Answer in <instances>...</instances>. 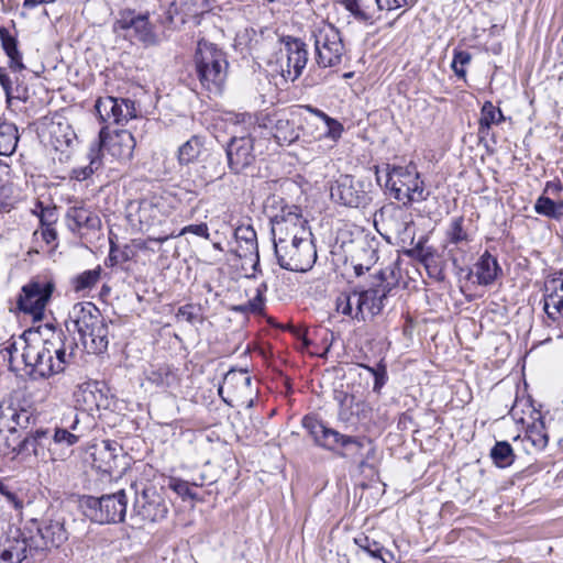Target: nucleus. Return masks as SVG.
<instances>
[{"label":"nucleus","instance_id":"20","mask_svg":"<svg viewBox=\"0 0 563 563\" xmlns=\"http://www.w3.org/2000/svg\"><path fill=\"white\" fill-rule=\"evenodd\" d=\"M51 444L52 441L48 429L40 428L20 442L18 452L33 454L42 461L55 460L51 452Z\"/></svg>","mask_w":563,"mask_h":563},{"label":"nucleus","instance_id":"19","mask_svg":"<svg viewBox=\"0 0 563 563\" xmlns=\"http://www.w3.org/2000/svg\"><path fill=\"white\" fill-rule=\"evenodd\" d=\"M236 247L234 254L239 258L253 262L254 271L260 265L257 235L252 225H239L234 231Z\"/></svg>","mask_w":563,"mask_h":563},{"label":"nucleus","instance_id":"55","mask_svg":"<svg viewBox=\"0 0 563 563\" xmlns=\"http://www.w3.org/2000/svg\"><path fill=\"white\" fill-rule=\"evenodd\" d=\"M563 190V186L559 180H552L548 181L545 184L543 195L547 197H556L560 195V192Z\"/></svg>","mask_w":563,"mask_h":563},{"label":"nucleus","instance_id":"41","mask_svg":"<svg viewBox=\"0 0 563 563\" xmlns=\"http://www.w3.org/2000/svg\"><path fill=\"white\" fill-rule=\"evenodd\" d=\"M176 318L178 321H185L191 325L201 324L205 320L201 306L194 303L179 307Z\"/></svg>","mask_w":563,"mask_h":563},{"label":"nucleus","instance_id":"49","mask_svg":"<svg viewBox=\"0 0 563 563\" xmlns=\"http://www.w3.org/2000/svg\"><path fill=\"white\" fill-rule=\"evenodd\" d=\"M92 312L95 313H98V309L97 307L91 303V302H79V303H76L74 307H73V317L75 318V322L76 324L78 325L79 329L80 328V323H85L86 324V317L89 316L90 318H92Z\"/></svg>","mask_w":563,"mask_h":563},{"label":"nucleus","instance_id":"7","mask_svg":"<svg viewBox=\"0 0 563 563\" xmlns=\"http://www.w3.org/2000/svg\"><path fill=\"white\" fill-rule=\"evenodd\" d=\"M275 255L279 266L291 272H306L317 258L316 247L310 238L298 236L289 242L274 241Z\"/></svg>","mask_w":563,"mask_h":563},{"label":"nucleus","instance_id":"57","mask_svg":"<svg viewBox=\"0 0 563 563\" xmlns=\"http://www.w3.org/2000/svg\"><path fill=\"white\" fill-rule=\"evenodd\" d=\"M157 207L151 202H142L139 210L140 221L143 222L146 219L147 213L155 212Z\"/></svg>","mask_w":563,"mask_h":563},{"label":"nucleus","instance_id":"9","mask_svg":"<svg viewBox=\"0 0 563 563\" xmlns=\"http://www.w3.org/2000/svg\"><path fill=\"white\" fill-rule=\"evenodd\" d=\"M373 184L369 179H356L351 175H340L331 185V199L345 207L365 208L372 201Z\"/></svg>","mask_w":563,"mask_h":563},{"label":"nucleus","instance_id":"43","mask_svg":"<svg viewBox=\"0 0 563 563\" xmlns=\"http://www.w3.org/2000/svg\"><path fill=\"white\" fill-rule=\"evenodd\" d=\"M505 120V117L499 108H496L493 102L485 101L481 109L479 121L485 125L499 124Z\"/></svg>","mask_w":563,"mask_h":563},{"label":"nucleus","instance_id":"47","mask_svg":"<svg viewBox=\"0 0 563 563\" xmlns=\"http://www.w3.org/2000/svg\"><path fill=\"white\" fill-rule=\"evenodd\" d=\"M472 60V55L466 51H454L453 60L451 67L454 74L462 79L466 77L465 66Z\"/></svg>","mask_w":563,"mask_h":563},{"label":"nucleus","instance_id":"1","mask_svg":"<svg viewBox=\"0 0 563 563\" xmlns=\"http://www.w3.org/2000/svg\"><path fill=\"white\" fill-rule=\"evenodd\" d=\"M303 428L312 437L316 445L335 453L336 455L352 460L363 470L367 461L374 456L375 449L366 437L351 435L339 432L328 427L324 422L306 416L302 419Z\"/></svg>","mask_w":563,"mask_h":563},{"label":"nucleus","instance_id":"51","mask_svg":"<svg viewBox=\"0 0 563 563\" xmlns=\"http://www.w3.org/2000/svg\"><path fill=\"white\" fill-rule=\"evenodd\" d=\"M364 368H366L374 376L373 390L376 394H380L383 386L387 382L386 365L380 362L377 367L364 366Z\"/></svg>","mask_w":563,"mask_h":563},{"label":"nucleus","instance_id":"25","mask_svg":"<svg viewBox=\"0 0 563 563\" xmlns=\"http://www.w3.org/2000/svg\"><path fill=\"white\" fill-rule=\"evenodd\" d=\"M66 219L68 221V228L73 232L79 231L81 229L93 231L100 229L101 227L100 218L91 210L81 206L69 208L66 213Z\"/></svg>","mask_w":563,"mask_h":563},{"label":"nucleus","instance_id":"16","mask_svg":"<svg viewBox=\"0 0 563 563\" xmlns=\"http://www.w3.org/2000/svg\"><path fill=\"white\" fill-rule=\"evenodd\" d=\"M219 395L227 404H231L233 397L247 398L252 395V378L246 369L231 368L223 377V384L219 387Z\"/></svg>","mask_w":563,"mask_h":563},{"label":"nucleus","instance_id":"50","mask_svg":"<svg viewBox=\"0 0 563 563\" xmlns=\"http://www.w3.org/2000/svg\"><path fill=\"white\" fill-rule=\"evenodd\" d=\"M115 107L114 97H103L96 101V111L102 121H111L113 108Z\"/></svg>","mask_w":563,"mask_h":563},{"label":"nucleus","instance_id":"38","mask_svg":"<svg viewBox=\"0 0 563 563\" xmlns=\"http://www.w3.org/2000/svg\"><path fill=\"white\" fill-rule=\"evenodd\" d=\"M494 464L500 468L510 466L515 461V453L507 441H497L490 450Z\"/></svg>","mask_w":563,"mask_h":563},{"label":"nucleus","instance_id":"42","mask_svg":"<svg viewBox=\"0 0 563 563\" xmlns=\"http://www.w3.org/2000/svg\"><path fill=\"white\" fill-rule=\"evenodd\" d=\"M7 410L10 420L13 422V426L9 428L12 432L15 431L16 427L27 428L34 421L33 412L29 408L9 407Z\"/></svg>","mask_w":563,"mask_h":563},{"label":"nucleus","instance_id":"15","mask_svg":"<svg viewBox=\"0 0 563 563\" xmlns=\"http://www.w3.org/2000/svg\"><path fill=\"white\" fill-rule=\"evenodd\" d=\"M113 30L131 41L145 44L154 42V33L147 15L135 14L132 11L122 12L114 22Z\"/></svg>","mask_w":563,"mask_h":563},{"label":"nucleus","instance_id":"58","mask_svg":"<svg viewBox=\"0 0 563 563\" xmlns=\"http://www.w3.org/2000/svg\"><path fill=\"white\" fill-rule=\"evenodd\" d=\"M42 236L45 240V242L49 244L56 239L57 233L54 229L46 228L42 231Z\"/></svg>","mask_w":563,"mask_h":563},{"label":"nucleus","instance_id":"54","mask_svg":"<svg viewBox=\"0 0 563 563\" xmlns=\"http://www.w3.org/2000/svg\"><path fill=\"white\" fill-rule=\"evenodd\" d=\"M186 233H192L205 239H209L210 236L207 223L189 224L187 227H184L179 232V235H184Z\"/></svg>","mask_w":563,"mask_h":563},{"label":"nucleus","instance_id":"39","mask_svg":"<svg viewBox=\"0 0 563 563\" xmlns=\"http://www.w3.org/2000/svg\"><path fill=\"white\" fill-rule=\"evenodd\" d=\"M136 108L134 101L130 99L115 98V107L111 115L114 123L128 122L130 119L136 118Z\"/></svg>","mask_w":563,"mask_h":563},{"label":"nucleus","instance_id":"62","mask_svg":"<svg viewBox=\"0 0 563 563\" xmlns=\"http://www.w3.org/2000/svg\"><path fill=\"white\" fill-rule=\"evenodd\" d=\"M344 7L351 13L356 12V9L360 8L357 0H344Z\"/></svg>","mask_w":563,"mask_h":563},{"label":"nucleus","instance_id":"6","mask_svg":"<svg viewBox=\"0 0 563 563\" xmlns=\"http://www.w3.org/2000/svg\"><path fill=\"white\" fill-rule=\"evenodd\" d=\"M311 36L314 43V59L319 67L328 68L341 64L345 49L341 33L333 24L327 22L316 24Z\"/></svg>","mask_w":563,"mask_h":563},{"label":"nucleus","instance_id":"45","mask_svg":"<svg viewBox=\"0 0 563 563\" xmlns=\"http://www.w3.org/2000/svg\"><path fill=\"white\" fill-rule=\"evenodd\" d=\"M100 277V268L89 269L78 275L74 280L77 291L91 288L97 284Z\"/></svg>","mask_w":563,"mask_h":563},{"label":"nucleus","instance_id":"31","mask_svg":"<svg viewBox=\"0 0 563 563\" xmlns=\"http://www.w3.org/2000/svg\"><path fill=\"white\" fill-rule=\"evenodd\" d=\"M0 85L5 95V102L11 104L13 99L25 102L29 99V89L15 77L13 80L8 73L1 78Z\"/></svg>","mask_w":563,"mask_h":563},{"label":"nucleus","instance_id":"3","mask_svg":"<svg viewBox=\"0 0 563 563\" xmlns=\"http://www.w3.org/2000/svg\"><path fill=\"white\" fill-rule=\"evenodd\" d=\"M197 77L202 88L212 95H221L228 75L225 54L213 43L200 40L195 53Z\"/></svg>","mask_w":563,"mask_h":563},{"label":"nucleus","instance_id":"27","mask_svg":"<svg viewBox=\"0 0 563 563\" xmlns=\"http://www.w3.org/2000/svg\"><path fill=\"white\" fill-rule=\"evenodd\" d=\"M500 267L496 257L485 252L475 264V276L479 285H490L497 278Z\"/></svg>","mask_w":563,"mask_h":563},{"label":"nucleus","instance_id":"60","mask_svg":"<svg viewBox=\"0 0 563 563\" xmlns=\"http://www.w3.org/2000/svg\"><path fill=\"white\" fill-rule=\"evenodd\" d=\"M54 0H24L23 7L25 9H33L34 7L43 3L53 2Z\"/></svg>","mask_w":563,"mask_h":563},{"label":"nucleus","instance_id":"14","mask_svg":"<svg viewBox=\"0 0 563 563\" xmlns=\"http://www.w3.org/2000/svg\"><path fill=\"white\" fill-rule=\"evenodd\" d=\"M255 137L251 134L232 136L225 146L228 166L234 174H240L250 167L256 158Z\"/></svg>","mask_w":563,"mask_h":563},{"label":"nucleus","instance_id":"5","mask_svg":"<svg viewBox=\"0 0 563 563\" xmlns=\"http://www.w3.org/2000/svg\"><path fill=\"white\" fill-rule=\"evenodd\" d=\"M74 354H9L11 371L33 378H45L65 369Z\"/></svg>","mask_w":563,"mask_h":563},{"label":"nucleus","instance_id":"12","mask_svg":"<svg viewBox=\"0 0 563 563\" xmlns=\"http://www.w3.org/2000/svg\"><path fill=\"white\" fill-rule=\"evenodd\" d=\"M131 489L135 495L132 516L150 522L163 520L167 516V504L154 487L143 486L139 493L137 485H131Z\"/></svg>","mask_w":563,"mask_h":563},{"label":"nucleus","instance_id":"23","mask_svg":"<svg viewBox=\"0 0 563 563\" xmlns=\"http://www.w3.org/2000/svg\"><path fill=\"white\" fill-rule=\"evenodd\" d=\"M79 418L78 415L69 409L67 415L60 420V426H55L53 437L51 438L54 444H65L71 446L76 444L82 437V433L78 432Z\"/></svg>","mask_w":563,"mask_h":563},{"label":"nucleus","instance_id":"64","mask_svg":"<svg viewBox=\"0 0 563 563\" xmlns=\"http://www.w3.org/2000/svg\"><path fill=\"white\" fill-rule=\"evenodd\" d=\"M352 14H353L356 19H360V20H363V21H367V20L369 19V16H368L365 12H363V11L361 10V8H357V9H356V12H353Z\"/></svg>","mask_w":563,"mask_h":563},{"label":"nucleus","instance_id":"21","mask_svg":"<svg viewBox=\"0 0 563 563\" xmlns=\"http://www.w3.org/2000/svg\"><path fill=\"white\" fill-rule=\"evenodd\" d=\"M544 311L553 321L563 318V272L545 282Z\"/></svg>","mask_w":563,"mask_h":563},{"label":"nucleus","instance_id":"33","mask_svg":"<svg viewBox=\"0 0 563 563\" xmlns=\"http://www.w3.org/2000/svg\"><path fill=\"white\" fill-rule=\"evenodd\" d=\"M354 542L361 550L374 559L382 560L383 563H390L394 558L391 552L385 550L379 542L371 540L367 536H358L354 539Z\"/></svg>","mask_w":563,"mask_h":563},{"label":"nucleus","instance_id":"17","mask_svg":"<svg viewBox=\"0 0 563 563\" xmlns=\"http://www.w3.org/2000/svg\"><path fill=\"white\" fill-rule=\"evenodd\" d=\"M209 11L207 0H173L166 11V21L174 27H179L189 19H196Z\"/></svg>","mask_w":563,"mask_h":563},{"label":"nucleus","instance_id":"8","mask_svg":"<svg viewBox=\"0 0 563 563\" xmlns=\"http://www.w3.org/2000/svg\"><path fill=\"white\" fill-rule=\"evenodd\" d=\"M128 497L124 489L101 497L89 496L82 501L85 515L98 523H115L124 520Z\"/></svg>","mask_w":563,"mask_h":563},{"label":"nucleus","instance_id":"4","mask_svg":"<svg viewBox=\"0 0 563 563\" xmlns=\"http://www.w3.org/2000/svg\"><path fill=\"white\" fill-rule=\"evenodd\" d=\"M386 187L394 198L402 202L404 206L424 201L429 196L420 174L411 165L406 167L388 166Z\"/></svg>","mask_w":563,"mask_h":563},{"label":"nucleus","instance_id":"18","mask_svg":"<svg viewBox=\"0 0 563 563\" xmlns=\"http://www.w3.org/2000/svg\"><path fill=\"white\" fill-rule=\"evenodd\" d=\"M283 43L287 56L286 68H283V76L294 81L301 75L307 65V45L301 40L291 36L284 37Z\"/></svg>","mask_w":563,"mask_h":563},{"label":"nucleus","instance_id":"29","mask_svg":"<svg viewBox=\"0 0 563 563\" xmlns=\"http://www.w3.org/2000/svg\"><path fill=\"white\" fill-rule=\"evenodd\" d=\"M1 46L9 57V67L13 73L25 68L22 62V55L18 49V41L5 27H0Z\"/></svg>","mask_w":563,"mask_h":563},{"label":"nucleus","instance_id":"52","mask_svg":"<svg viewBox=\"0 0 563 563\" xmlns=\"http://www.w3.org/2000/svg\"><path fill=\"white\" fill-rule=\"evenodd\" d=\"M379 10H396L402 7H413L418 0H375Z\"/></svg>","mask_w":563,"mask_h":563},{"label":"nucleus","instance_id":"2","mask_svg":"<svg viewBox=\"0 0 563 563\" xmlns=\"http://www.w3.org/2000/svg\"><path fill=\"white\" fill-rule=\"evenodd\" d=\"M135 145V139L130 131L119 130L110 134L107 128H102L99 132L98 141L89 150V164L84 168L75 169V177L78 180H85L102 167V147L106 146L108 152L120 161H130Z\"/></svg>","mask_w":563,"mask_h":563},{"label":"nucleus","instance_id":"61","mask_svg":"<svg viewBox=\"0 0 563 563\" xmlns=\"http://www.w3.org/2000/svg\"><path fill=\"white\" fill-rule=\"evenodd\" d=\"M413 252H418L419 253L420 261L423 262V263H427L429 257L431 256V253H429V252L424 253L423 247H422V245L420 243L413 249Z\"/></svg>","mask_w":563,"mask_h":563},{"label":"nucleus","instance_id":"10","mask_svg":"<svg viewBox=\"0 0 563 563\" xmlns=\"http://www.w3.org/2000/svg\"><path fill=\"white\" fill-rule=\"evenodd\" d=\"M54 290L55 284L52 280L32 279L22 287L18 307L24 313L32 316L34 321H42Z\"/></svg>","mask_w":563,"mask_h":563},{"label":"nucleus","instance_id":"26","mask_svg":"<svg viewBox=\"0 0 563 563\" xmlns=\"http://www.w3.org/2000/svg\"><path fill=\"white\" fill-rule=\"evenodd\" d=\"M37 533L41 537L42 543L36 544V548L42 550L49 548H58L67 540V532L63 523L58 521H46L37 528Z\"/></svg>","mask_w":563,"mask_h":563},{"label":"nucleus","instance_id":"24","mask_svg":"<svg viewBox=\"0 0 563 563\" xmlns=\"http://www.w3.org/2000/svg\"><path fill=\"white\" fill-rule=\"evenodd\" d=\"M471 242V236L464 228V218L455 217L450 221L445 231L444 249L448 251L449 256L453 260L455 251H463L464 247Z\"/></svg>","mask_w":563,"mask_h":563},{"label":"nucleus","instance_id":"35","mask_svg":"<svg viewBox=\"0 0 563 563\" xmlns=\"http://www.w3.org/2000/svg\"><path fill=\"white\" fill-rule=\"evenodd\" d=\"M305 109L322 120L324 131L320 134V137H328L333 142H336L341 137L343 125L339 121L330 118L323 111L312 108L311 106H305Z\"/></svg>","mask_w":563,"mask_h":563},{"label":"nucleus","instance_id":"32","mask_svg":"<svg viewBox=\"0 0 563 563\" xmlns=\"http://www.w3.org/2000/svg\"><path fill=\"white\" fill-rule=\"evenodd\" d=\"M273 135L279 145H289L298 140L299 132L290 120L279 118L274 124Z\"/></svg>","mask_w":563,"mask_h":563},{"label":"nucleus","instance_id":"13","mask_svg":"<svg viewBox=\"0 0 563 563\" xmlns=\"http://www.w3.org/2000/svg\"><path fill=\"white\" fill-rule=\"evenodd\" d=\"M390 290L389 284L384 283L382 272L379 273V284L365 290H356L357 296L354 298V301H357L355 319L365 320L366 317L372 318L382 313L387 305Z\"/></svg>","mask_w":563,"mask_h":563},{"label":"nucleus","instance_id":"40","mask_svg":"<svg viewBox=\"0 0 563 563\" xmlns=\"http://www.w3.org/2000/svg\"><path fill=\"white\" fill-rule=\"evenodd\" d=\"M118 448L117 444L111 443L110 441H102L101 448L97 450L95 455L99 456V460L102 464L99 465L103 472L110 473L115 466V459Z\"/></svg>","mask_w":563,"mask_h":563},{"label":"nucleus","instance_id":"34","mask_svg":"<svg viewBox=\"0 0 563 563\" xmlns=\"http://www.w3.org/2000/svg\"><path fill=\"white\" fill-rule=\"evenodd\" d=\"M534 211L553 220L563 219V200L554 201L550 197L541 195L534 203Z\"/></svg>","mask_w":563,"mask_h":563},{"label":"nucleus","instance_id":"59","mask_svg":"<svg viewBox=\"0 0 563 563\" xmlns=\"http://www.w3.org/2000/svg\"><path fill=\"white\" fill-rule=\"evenodd\" d=\"M479 126H478V136H479V140H484L486 137H488L489 135V132H490V125H485L483 122H478Z\"/></svg>","mask_w":563,"mask_h":563},{"label":"nucleus","instance_id":"44","mask_svg":"<svg viewBox=\"0 0 563 563\" xmlns=\"http://www.w3.org/2000/svg\"><path fill=\"white\" fill-rule=\"evenodd\" d=\"M150 379L158 386L169 387L176 383L177 375L169 367H159L151 372Z\"/></svg>","mask_w":563,"mask_h":563},{"label":"nucleus","instance_id":"46","mask_svg":"<svg viewBox=\"0 0 563 563\" xmlns=\"http://www.w3.org/2000/svg\"><path fill=\"white\" fill-rule=\"evenodd\" d=\"M0 495L4 498L7 504L18 512H21L24 507V499L22 495L12 486L4 484L0 489Z\"/></svg>","mask_w":563,"mask_h":563},{"label":"nucleus","instance_id":"48","mask_svg":"<svg viewBox=\"0 0 563 563\" xmlns=\"http://www.w3.org/2000/svg\"><path fill=\"white\" fill-rule=\"evenodd\" d=\"M357 296L356 290L351 294H342L336 300V309L345 316H350L355 319L356 302L354 298Z\"/></svg>","mask_w":563,"mask_h":563},{"label":"nucleus","instance_id":"28","mask_svg":"<svg viewBox=\"0 0 563 563\" xmlns=\"http://www.w3.org/2000/svg\"><path fill=\"white\" fill-rule=\"evenodd\" d=\"M29 548L26 539H8L0 549V563H21L27 558Z\"/></svg>","mask_w":563,"mask_h":563},{"label":"nucleus","instance_id":"56","mask_svg":"<svg viewBox=\"0 0 563 563\" xmlns=\"http://www.w3.org/2000/svg\"><path fill=\"white\" fill-rule=\"evenodd\" d=\"M250 312L262 313L264 309V297L255 294V297L247 302Z\"/></svg>","mask_w":563,"mask_h":563},{"label":"nucleus","instance_id":"53","mask_svg":"<svg viewBox=\"0 0 563 563\" xmlns=\"http://www.w3.org/2000/svg\"><path fill=\"white\" fill-rule=\"evenodd\" d=\"M170 487L181 497H188L190 499H197V494L192 492L191 485L187 481L173 479Z\"/></svg>","mask_w":563,"mask_h":563},{"label":"nucleus","instance_id":"36","mask_svg":"<svg viewBox=\"0 0 563 563\" xmlns=\"http://www.w3.org/2000/svg\"><path fill=\"white\" fill-rule=\"evenodd\" d=\"M523 442L537 451H541L548 445L549 438L542 421L534 422L527 428Z\"/></svg>","mask_w":563,"mask_h":563},{"label":"nucleus","instance_id":"11","mask_svg":"<svg viewBox=\"0 0 563 563\" xmlns=\"http://www.w3.org/2000/svg\"><path fill=\"white\" fill-rule=\"evenodd\" d=\"M272 234L274 241L289 242V239L311 238L307 221L296 207L282 208L279 213L272 216Z\"/></svg>","mask_w":563,"mask_h":563},{"label":"nucleus","instance_id":"30","mask_svg":"<svg viewBox=\"0 0 563 563\" xmlns=\"http://www.w3.org/2000/svg\"><path fill=\"white\" fill-rule=\"evenodd\" d=\"M19 133L14 123L0 119V155H12L18 146Z\"/></svg>","mask_w":563,"mask_h":563},{"label":"nucleus","instance_id":"63","mask_svg":"<svg viewBox=\"0 0 563 563\" xmlns=\"http://www.w3.org/2000/svg\"><path fill=\"white\" fill-rule=\"evenodd\" d=\"M352 14H353L356 19H360V20H363V21H367V20L369 19V16H368L365 12H363V11L361 10V8H357V9H356V12H353Z\"/></svg>","mask_w":563,"mask_h":563},{"label":"nucleus","instance_id":"22","mask_svg":"<svg viewBox=\"0 0 563 563\" xmlns=\"http://www.w3.org/2000/svg\"><path fill=\"white\" fill-rule=\"evenodd\" d=\"M106 396L96 380H88L77 385L74 391V400L84 410L99 409L106 401Z\"/></svg>","mask_w":563,"mask_h":563},{"label":"nucleus","instance_id":"37","mask_svg":"<svg viewBox=\"0 0 563 563\" xmlns=\"http://www.w3.org/2000/svg\"><path fill=\"white\" fill-rule=\"evenodd\" d=\"M203 148V139L198 135L191 136L178 148V159L180 164H189L197 159Z\"/></svg>","mask_w":563,"mask_h":563}]
</instances>
